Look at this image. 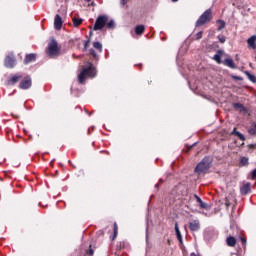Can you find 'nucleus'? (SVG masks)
Here are the masks:
<instances>
[{"label":"nucleus","instance_id":"37","mask_svg":"<svg viewBox=\"0 0 256 256\" xmlns=\"http://www.w3.org/2000/svg\"><path fill=\"white\" fill-rule=\"evenodd\" d=\"M128 2L129 0H120V4L122 5V7H125V5H127Z\"/></svg>","mask_w":256,"mask_h":256},{"label":"nucleus","instance_id":"7","mask_svg":"<svg viewBox=\"0 0 256 256\" xmlns=\"http://www.w3.org/2000/svg\"><path fill=\"white\" fill-rule=\"evenodd\" d=\"M4 65L7 67V69H14L16 62H15V57L13 56H6L4 59Z\"/></svg>","mask_w":256,"mask_h":256},{"label":"nucleus","instance_id":"42","mask_svg":"<svg viewBox=\"0 0 256 256\" xmlns=\"http://www.w3.org/2000/svg\"><path fill=\"white\" fill-rule=\"evenodd\" d=\"M190 256H199V254H196L195 252L191 253Z\"/></svg>","mask_w":256,"mask_h":256},{"label":"nucleus","instance_id":"44","mask_svg":"<svg viewBox=\"0 0 256 256\" xmlns=\"http://www.w3.org/2000/svg\"><path fill=\"white\" fill-rule=\"evenodd\" d=\"M155 187H156V189H159V184H156Z\"/></svg>","mask_w":256,"mask_h":256},{"label":"nucleus","instance_id":"25","mask_svg":"<svg viewBox=\"0 0 256 256\" xmlns=\"http://www.w3.org/2000/svg\"><path fill=\"white\" fill-rule=\"evenodd\" d=\"M87 79V76H85V72H81L79 75H78V81L79 83H81L83 85V83H85V80Z\"/></svg>","mask_w":256,"mask_h":256},{"label":"nucleus","instance_id":"13","mask_svg":"<svg viewBox=\"0 0 256 256\" xmlns=\"http://www.w3.org/2000/svg\"><path fill=\"white\" fill-rule=\"evenodd\" d=\"M222 63L230 69H237V65H235V62L232 60V58H226L224 61H222Z\"/></svg>","mask_w":256,"mask_h":256},{"label":"nucleus","instance_id":"20","mask_svg":"<svg viewBox=\"0 0 256 256\" xmlns=\"http://www.w3.org/2000/svg\"><path fill=\"white\" fill-rule=\"evenodd\" d=\"M231 135H236L240 141H245V135H243L241 132L237 131V128H234Z\"/></svg>","mask_w":256,"mask_h":256},{"label":"nucleus","instance_id":"12","mask_svg":"<svg viewBox=\"0 0 256 256\" xmlns=\"http://www.w3.org/2000/svg\"><path fill=\"white\" fill-rule=\"evenodd\" d=\"M34 61H37V55L27 54L24 58V65H29V63H34Z\"/></svg>","mask_w":256,"mask_h":256},{"label":"nucleus","instance_id":"3","mask_svg":"<svg viewBox=\"0 0 256 256\" xmlns=\"http://www.w3.org/2000/svg\"><path fill=\"white\" fill-rule=\"evenodd\" d=\"M211 163H213V160L209 156H205L201 162H199L195 168V172L199 173H207L209 169H211Z\"/></svg>","mask_w":256,"mask_h":256},{"label":"nucleus","instance_id":"36","mask_svg":"<svg viewBox=\"0 0 256 256\" xmlns=\"http://www.w3.org/2000/svg\"><path fill=\"white\" fill-rule=\"evenodd\" d=\"M225 205L227 207V209H229V207H231V201H229V198H225Z\"/></svg>","mask_w":256,"mask_h":256},{"label":"nucleus","instance_id":"49","mask_svg":"<svg viewBox=\"0 0 256 256\" xmlns=\"http://www.w3.org/2000/svg\"><path fill=\"white\" fill-rule=\"evenodd\" d=\"M90 35H93V32H90Z\"/></svg>","mask_w":256,"mask_h":256},{"label":"nucleus","instance_id":"35","mask_svg":"<svg viewBox=\"0 0 256 256\" xmlns=\"http://www.w3.org/2000/svg\"><path fill=\"white\" fill-rule=\"evenodd\" d=\"M117 249H125V242H119L117 244Z\"/></svg>","mask_w":256,"mask_h":256},{"label":"nucleus","instance_id":"40","mask_svg":"<svg viewBox=\"0 0 256 256\" xmlns=\"http://www.w3.org/2000/svg\"><path fill=\"white\" fill-rule=\"evenodd\" d=\"M241 242L243 243V245H247V239L246 238H241Z\"/></svg>","mask_w":256,"mask_h":256},{"label":"nucleus","instance_id":"29","mask_svg":"<svg viewBox=\"0 0 256 256\" xmlns=\"http://www.w3.org/2000/svg\"><path fill=\"white\" fill-rule=\"evenodd\" d=\"M72 21H73V25L75 27H79V25H81L83 23V19H81V18H73Z\"/></svg>","mask_w":256,"mask_h":256},{"label":"nucleus","instance_id":"32","mask_svg":"<svg viewBox=\"0 0 256 256\" xmlns=\"http://www.w3.org/2000/svg\"><path fill=\"white\" fill-rule=\"evenodd\" d=\"M91 44V38H89L88 40H86L84 42V48H83V51H87L89 45Z\"/></svg>","mask_w":256,"mask_h":256},{"label":"nucleus","instance_id":"45","mask_svg":"<svg viewBox=\"0 0 256 256\" xmlns=\"http://www.w3.org/2000/svg\"><path fill=\"white\" fill-rule=\"evenodd\" d=\"M174 3H177V1H179V0H172Z\"/></svg>","mask_w":256,"mask_h":256},{"label":"nucleus","instance_id":"16","mask_svg":"<svg viewBox=\"0 0 256 256\" xmlns=\"http://www.w3.org/2000/svg\"><path fill=\"white\" fill-rule=\"evenodd\" d=\"M248 47L250 49H256V35L251 36L248 40Z\"/></svg>","mask_w":256,"mask_h":256},{"label":"nucleus","instance_id":"47","mask_svg":"<svg viewBox=\"0 0 256 256\" xmlns=\"http://www.w3.org/2000/svg\"><path fill=\"white\" fill-rule=\"evenodd\" d=\"M159 181H160V183H163V179H160Z\"/></svg>","mask_w":256,"mask_h":256},{"label":"nucleus","instance_id":"24","mask_svg":"<svg viewBox=\"0 0 256 256\" xmlns=\"http://www.w3.org/2000/svg\"><path fill=\"white\" fill-rule=\"evenodd\" d=\"M217 31H223V28L227 25L223 20H217Z\"/></svg>","mask_w":256,"mask_h":256},{"label":"nucleus","instance_id":"17","mask_svg":"<svg viewBox=\"0 0 256 256\" xmlns=\"http://www.w3.org/2000/svg\"><path fill=\"white\" fill-rule=\"evenodd\" d=\"M194 199H196L197 203H199L200 209H207V203L203 202L201 197H199L197 194H194Z\"/></svg>","mask_w":256,"mask_h":256},{"label":"nucleus","instance_id":"9","mask_svg":"<svg viewBox=\"0 0 256 256\" xmlns=\"http://www.w3.org/2000/svg\"><path fill=\"white\" fill-rule=\"evenodd\" d=\"M82 73H84L85 77H95V68H93V64H90L87 68H83Z\"/></svg>","mask_w":256,"mask_h":256},{"label":"nucleus","instance_id":"34","mask_svg":"<svg viewBox=\"0 0 256 256\" xmlns=\"http://www.w3.org/2000/svg\"><path fill=\"white\" fill-rule=\"evenodd\" d=\"M199 39H203V31H200L196 34V41H199Z\"/></svg>","mask_w":256,"mask_h":256},{"label":"nucleus","instance_id":"4","mask_svg":"<svg viewBox=\"0 0 256 256\" xmlns=\"http://www.w3.org/2000/svg\"><path fill=\"white\" fill-rule=\"evenodd\" d=\"M109 21V16L107 15H100L97 17L93 30L94 31H101L106 25L107 22Z\"/></svg>","mask_w":256,"mask_h":256},{"label":"nucleus","instance_id":"43","mask_svg":"<svg viewBox=\"0 0 256 256\" xmlns=\"http://www.w3.org/2000/svg\"><path fill=\"white\" fill-rule=\"evenodd\" d=\"M167 243H168V245H171V240L168 239V240H167Z\"/></svg>","mask_w":256,"mask_h":256},{"label":"nucleus","instance_id":"2","mask_svg":"<svg viewBox=\"0 0 256 256\" xmlns=\"http://www.w3.org/2000/svg\"><path fill=\"white\" fill-rule=\"evenodd\" d=\"M211 21H213V10L207 9L196 21L195 27H203V25H207V23H211Z\"/></svg>","mask_w":256,"mask_h":256},{"label":"nucleus","instance_id":"48","mask_svg":"<svg viewBox=\"0 0 256 256\" xmlns=\"http://www.w3.org/2000/svg\"><path fill=\"white\" fill-rule=\"evenodd\" d=\"M91 5H95V3L92 2Z\"/></svg>","mask_w":256,"mask_h":256},{"label":"nucleus","instance_id":"26","mask_svg":"<svg viewBox=\"0 0 256 256\" xmlns=\"http://www.w3.org/2000/svg\"><path fill=\"white\" fill-rule=\"evenodd\" d=\"M95 254V250L93 249V246L90 245L88 249L85 251L84 256H93Z\"/></svg>","mask_w":256,"mask_h":256},{"label":"nucleus","instance_id":"33","mask_svg":"<svg viewBox=\"0 0 256 256\" xmlns=\"http://www.w3.org/2000/svg\"><path fill=\"white\" fill-rule=\"evenodd\" d=\"M218 40L220 43H225V41H227V38L224 35H219Z\"/></svg>","mask_w":256,"mask_h":256},{"label":"nucleus","instance_id":"5","mask_svg":"<svg viewBox=\"0 0 256 256\" xmlns=\"http://www.w3.org/2000/svg\"><path fill=\"white\" fill-rule=\"evenodd\" d=\"M32 85H33V80L29 75H27L20 81L19 89H23V90L31 89Z\"/></svg>","mask_w":256,"mask_h":256},{"label":"nucleus","instance_id":"6","mask_svg":"<svg viewBox=\"0 0 256 256\" xmlns=\"http://www.w3.org/2000/svg\"><path fill=\"white\" fill-rule=\"evenodd\" d=\"M21 79H23V75H21V73H16V74L10 76L6 80V85H8V86L17 85V83H19V81H21Z\"/></svg>","mask_w":256,"mask_h":256},{"label":"nucleus","instance_id":"27","mask_svg":"<svg viewBox=\"0 0 256 256\" xmlns=\"http://www.w3.org/2000/svg\"><path fill=\"white\" fill-rule=\"evenodd\" d=\"M89 55H91V57H93V59H95L96 61H99V55H97L95 49L91 48L89 50Z\"/></svg>","mask_w":256,"mask_h":256},{"label":"nucleus","instance_id":"38","mask_svg":"<svg viewBox=\"0 0 256 256\" xmlns=\"http://www.w3.org/2000/svg\"><path fill=\"white\" fill-rule=\"evenodd\" d=\"M232 79H235V81H242L243 78L239 76H232Z\"/></svg>","mask_w":256,"mask_h":256},{"label":"nucleus","instance_id":"46","mask_svg":"<svg viewBox=\"0 0 256 256\" xmlns=\"http://www.w3.org/2000/svg\"><path fill=\"white\" fill-rule=\"evenodd\" d=\"M87 3L91 2V0H85Z\"/></svg>","mask_w":256,"mask_h":256},{"label":"nucleus","instance_id":"22","mask_svg":"<svg viewBox=\"0 0 256 256\" xmlns=\"http://www.w3.org/2000/svg\"><path fill=\"white\" fill-rule=\"evenodd\" d=\"M118 233H119V226H117V222H115L114 225H113V237H112V241H115V239H117Z\"/></svg>","mask_w":256,"mask_h":256},{"label":"nucleus","instance_id":"18","mask_svg":"<svg viewBox=\"0 0 256 256\" xmlns=\"http://www.w3.org/2000/svg\"><path fill=\"white\" fill-rule=\"evenodd\" d=\"M223 55V50H218L217 53L214 55L213 59L218 63V65H221L223 61L221 60V56Z\"/></svg>","mask_w":256,"mask_h":256},{"label":"nucleus","instance_id":"30","mask_svg":"<svg viewBox=\"0 0 256 256\" xmlns=\"http://www.w3.org/2000/svg\"><path fill=\"white\" fill-rule=\"evenodd\" d=\"M107 29H115V21L110 20L109 22H106Z\"/></svg>","mask_w":256,"mask_h":256},{"label":"nucleus","instance_id":"41","mask_svg":"<svg viewBox=\"0 0 256 256\" xmlns=\"http://www.w3.org/2000/svg\"><path fill=\"white\" fill-rule=\"evenodd\" d=\"M255 147H256L255 144H250L249 145V149H255Z\"/></svg>","mask_w":256,"mask_h":256},{"label":"nucleus","instance_id":"14","mask_svg":"<svg viewBox=\"0 0 256 256\" xmlns=\"http://www.w3.org/2000/svg\"><path fill=\"white\" fill-rule=\"evenodd\" d=\"M233 108L236 111H239V113H247V108H245V106L241 103H234Z\"/></svg>","mask_w":256,"mask_h":256},{"label":"nucleus","instance_id":"19","mask_svg":"<svg viewBox=\"0 0 256 256\" xmlns=\"http://www.w3.org/2000/svg\"><path fill=\"white\" fill-rule=\"evenodd\" d=\"M175 233L178 241L180 243H183V236L181 235V231L179 230V224L177 222L175 223Z\"/></svg>","mask_w":256,"mask_h":256},{"label":"nucleus","instance_id":"21","mask_svg":"<svg viewBox=\"0 0 256 256\" xmlns=\"http://www.w3.org/2000/svg\"><path fill=\"white\" fill-rule=\"evenodd\" d=\"M135 33L136 35H143L145 33V25H137L135 27Z\"/></svg>","mask_w":256,"mask_h":256},{"label":"nucleus","instance_id":"23","mask_svg":"<svg viewBox=\"0 0 256 256\" xmlns=\"http://www.w3.org/2000/svg\"><path fill=\"white\" fill-rule=\"evenodd\" d=\"M93 47L96 49L99 53H103V44L101 42H93Z\"/></svg>","mask_w":256,"mask_h":256},{"label":"nucleus","instance_id":"31","mask_svg":"<svg viewBox=\"0 0 256 256\" xmlns=\"http://www.w3.org/2000/svg\"><path fill=\"white\" fill-rule=\"evenodd\" d=\"M246 75H247L249 81H251L252 83H256V77H255V75H253V74H251V73H249V72H246Z\"/></svg>","mask_w":256,"mask_h":256},{"label":"nucleus","instance_id":"28","mask_svg":"<svg viewBox=\"0 0 256 256\" xmlns=\"http://www.w3.org/2000/svg\"><path fill=\"white\" fill-rule=\"evenodd\" d=\"M240 164H241L243 167H247V165H249V158H247V157H241V158H240Z\"/></svg>","mask_w":256,"mask_h":256},{"label":"nucleus","instance_id":"1","mask_svg":"<svg viewBox=\"0 0 256 256\" xmlns=\"http://www.w3.org/2000/svg\"><path fill=\"white\" fill-rule=\"evenodd\" d=\"M46 53L50 59H55L61 55V47H59L57 40L52 39L51 42L48 43Z\"/></svg>","mask_w":256,"mask_h":256},{"label":"nucleus","instance_id":"11","mask_svg":"<svg viewBox=\"0 0 256 256\" xmlns=\"http://www.w3.org/2000/svg\"><path fill=\"white\" fill-rule=\"evenodd\" d=\"M240 193L241 195H249V193H251V183L248 182L246 184H243V186L240 187Z\"/></svg>","mask_w":256,"mask_h":256},{"label":"nucleus","instance_id":"15","mask_svg":"<svg viewBox=\"0 0 256 256\" xmlns=\"http://www.w3.org/2000/svg\"><path fill=\"white\" fill-rule=\"evenodd\" d=\"M226 245H228V247H235V245H237V239L233 236L227 237Z\"/></svg>","mask_w":256,"mask_h":256},{"label":"nucleus","instance_id":"39","mask_svg":"<svg viewBox=\"0 0 256 256\" xmlns=\"http://www.w3.org/2000/svg\"><path fill=\"white\" fill-rule=\"evenodd\" d=\"M252 179H256V169L252 171Z\"/></svg>","mask_w":256,"mask_h":256},{"label":"nucleus","instance_id":"10","mask_svg":"<svg viewBox=\"0 0 256 256\" xmlns=\"http://www.w3.org/2000/svg\"><path fill=\"white\" fill-rule=\"evenodd\" d=\"M189 229L190 231H199L201 229V222L199 220H193L192 222H189Z\"/></svg>","mask_w":256,"mask_h":256},{"label":"nucleus","instance_id":"8","mask_svg":"<svg viewBox=\"0 0 256 256\" xmlns=\"http://www.w3.org/2000/svg\"><path fill=\"white\" fill-rule=\"evenodd\" d=\"M61 27H63V19L59 14H56L54 18V28L56 31H61Z\"/></svg>","mask_w":256,"mask_h":256}]
</instances>
